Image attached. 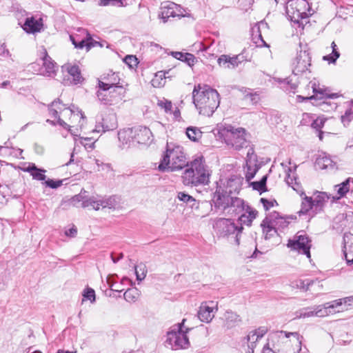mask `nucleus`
Masks as SVG:
<instances>
[{
  "mask_svg": "<svg viewBox=\"0 0 353 353\" xmlns=\"http://www.w3.org/2000/svg\"><path fill=\"white\" fill-rule=\"evenodd\" d=\"M287 246L292 250L306 255L308 259L311 256V241L308 236L303 231L299 232L292 239H289Z\"/></svg>",
  "mask_w": 353,
  "mask_h": 353,
  "instance_id": "13",
  "label": "nucleus"
},
{
  "mask_svg": "<svg viewBox=\"0 0 353 353\" xmlns=\"http://www.w3.org/2000/svg\"><path fill=\"white\" fill-rule=\"evenodd\" d=\"M343 251L347 263L353 265V234H345L343 236Z\"/></svg>",
  "mask_w": 353,
  "mask_h": 353,
  "instance_id": "29",
  "label": "nucleus"
},
{
  "mask_svg": "<svg viewBox=\"0 0 353 353\" xmlns=\"http://www.w3.org/2000/svg\"><path fill=\"white\" fill-rule=\"evenodd\" d=\"M139 295V291L137 288H130L125 292L123 296L126 301L134 303L138 300Z\"/></svg>",
  "mask_w": 353,
  "mask_h": 353,
  "instance_id": "42",
  "label": "nucleus"
},
{
  "mask_svg": "<svg viewBox=\"0 0 353 353\" xmlns=\"http://www.w3.org/2000/svg\"><path fill=\"white\" fill-rule=\"evenodd\" d=\"M62 71L67 73L68 77L67 81L64 79L65 84H77L81 83L83 79L80 70L76 65L70 63H65L62 66Z\"/></svg>",
  "mask_w": 353,
  "mask_h": 353,
  "instance_id": "20",
  "label": "nucleus"
},
{
  "mask_svg": "<svg viewBox=\"0 0 353 353\" xmlns=\"http://www.w3.org/2000/svg\"><path fill=\"white\" fill-rule=\"evenodd\" d=\"M311 59L306 51H300L292 61V70L295 75L303 74L309 71Z\"/></svg>",
  "mask_w": 353,
  "mask_h": 353,
  "instance_id": "15",
  "label": "nucleus"
},
{
  "mask_svg": "<svg viewBox=\"0 0 353 353\" xmlns=\"http://www.w3.org/2000/svg\"><path fill=\"white\" fill-rule=\"evenodd\" d=\"M331 48L332 50V53L326 56H324L323 60L327 61L330 63H334L336 62V59L340 57V52L334 41L332 42Z\"/></svg>",
  "mask_w": 353,
  "mask_h": 353,
  "instance_id": "41",
  "label": "nucleus"
},
{
  "mask_svg": "<svg viewBox=\"0 0 353 353\" xmlns=\"http://www.w3.org/2000/svg\"><path fill=\"white\" fill-rule=\"evenodd\" d=\"M185 133L188 139L194 142L199 141L203 135L201 130L199 128L194 126H190L187 128Z\"/></svg>",
  "mask_w": 353,
  "mask_h": 353,
  "instance_id": "38",
  "label": "nucleus"
},
{
  "mask_svg": "<svg viewBox=\"0 0 353 353\" xmlns=\"http://www.w3.org/2000/svg\"><path fill=\"white\" fill-rule=\"evenodd\" d=\"M259 95L256 94V93H249L245 96V99L247 101H249L250 103H251L252 104H254V103H257V101H259Z\"/></svg>",
  "mask_w": 353,
  "mask_h": 353,
  "instance_id": "57",
  "label": "nucleus"
},
{
  "mask_svg": "<svg viewBox=\"0 0 353 353\" xmlns=\"http://www.w3.org/2000/svg\"><path fill=\"white\" fill-rule=\"evenodd\" d=\"M312 198L314 206V213H318L322 210L325 204L328 201L330 196L326 192H317Z\"/></svg>",
  "mask_w": 353,
  "mask_h": 353,
  "instance_id": "30",
  "label": "nucleus"
},
{
  "mask_svg": "<svg viewBox=\"0 0 353 353\" xmlns=\"http://www.w3.org/2000/svg\"><path fill=\"white\" fill-rule=\"evenodd\" d=\"M11 54L9 50L6 48L5 43L0 45V56L1 57H10Z\"/></svg>",
  "mask_w": 353,
  "mask_h": 353,
  "instance_id": "62",
  "label": "nucleus"
},
{
  "mask_svg": "<svg viewBox=\"0 0 353 353\" xmlns=\"http://www.w3.org/2000/svg\"><path fill=\"white\" fill-rule=\"evenodd\" d=\"M213 227L219 236L227 238L236 245L240 244V239L243 228L241 225H237L233 220L219 219L215 221Z\"/></svg>",
  "mask_w": 353,
  "mask_h": 353,
  "instance_id": "8",
  "label": "nucleus"
},
{
  "mask_svg": "<svg viewBox=\"0 0 353 353\" xmlns=\"http://www.w3.org/2000/svg\"><path fill=\"white\" fill-rule=\"evenodd\" d=\"M351 183H353V179L347 178L341 183L335 186L337 193L339 195L338 198L345 196L350 190Z\"/></svg>",
  "mask_w": 353,
  "mask_h": 353,
  "instance_id": "37",
  "label": "nucleus"
},
{
  "mask_svg": "<svg viewBox=\"0 0 353 353\" xmlns=\"http://www.w3.org/2000/svg\"><path fill=\"white\" fill-rule=\"evenodd\" d=\"M224 325L228 329L233 328L240 325L241 317L235 312L227 311L223 316Z\"/></svg>",
  "mask_w": 353,
  "mask_h": 353,
  "instance_id": "32",
  "label": "nucleus"
},
{
  "mask_svg": "<svg viewBox=\"0 0 353 353\" xmlns=\"http://www.w3.org/2000/svg\"><path fill=\"white\" fill-rule=\"evenodd\" d=\"M268 332L266 327H260L249 332L247 336L249 351L248 353H254L256 343L261 339Z\"/></svg>",
  "mask_w": 353,
  "mask_h": 353,
  "instance_id": "25",
  "label": "nucleus"
},
{
  "mask_svg": "<svg viewBox=\"0 0 353 353\" xmlns=\"http://www.w3.org/2000/svg\"><path fill=\"white\" fill-rule=\"evenodd\" d=\"M92 162L94 163V165L93 167H91L90 168L95 170L99 171V166H100V161L98 159H92V157H90V163H92Z\"/></svg>",
  "mask_w": 353,
  "mask_h": 353,
  "instance_id": "64",
  "label": "nucleus"
},
{
  "mask_svg": "<svg viewBox=\"0 0 353 353\" xmlns=\"http://www.w3.org/2000/svg\"><path fill=\"white\" fill-rule=\"evenodd\" d=\"M242 214L239 218L241 225H245L250 226L253 220L256 219L257 216V211L251 208L250 206H246L245 210L241 212Z\"/></svg>",
  "mask_w": 353,
  "mask_h": 353,
  "instance_id": "31",
  "label": "nucleus"
},
{
  "mask_svg": "<svg viewBox=\"0 0 353 353\" xmlns=\"http://www.w3.org/2000/svg\"><path fill=\"white\" fill-rule=\"evenodd\" d=\"M320 311V306L314 305L312 307H303L294 312V319H309L312 317H322Z\"/></svg>",
  "mask_w": 353,
  "mask_h": 353,
  "instance_id": "27",
  "label": "nucleus"
},
{
  "mask_svg": "<svg viewBox=\"0 0 353 353\" xmlns=\"http://www.w3.org/2000/svg\"><path fill=\"white\" fill-rule=\"evenodd\" d=\"M79 31L82 34L86 35L85 38L79 39L78 38V35H76V36L70 35V39L75 48L82 49L84 47H85L86 50L88 51L92 47H94L97 44H98V42L94 41L92 39V38L90 37V35L87 32L86 30L82 29Z\"/></svg>",
  "mask_w": 353,
  "mask_h": 353,
  "instance_id": "22",
  "label": "nucleus"
},
{
  "mask_svg": "<svg viewBox=\"0 0 353 353\" xmlns=\"http://www.w3.org/2000/svg\"><path fill=\"white\" fill-rule=\"evenodd\" d=\"M192 97L199 114L205 117H211L220 103L218 92L207 85H195Z\"/></svg>",
  "mask_w": 353,
  "mask_h": 353,
  "instance_id": "2",
  "label": "nucleus"
},
{
  "mask_svg": "<svg viewBox=\"0 0 353 353\" xmlns=\"http://www.w3.org/2000/svg\"><path fill=\"white\" fill-rule=\"evenodd\" d=\"M77 234V230L74 226L66 230L65 231V236L68 237H74Z\"/></svg>",
  "mask_w": 353,
  "mask_h": 353,
  "instance_id": "63",
  "label": "nucleus"
},
{
  "mask_svg": "<svg viewBox=\"0 0 353 353\" xmlns=\"http://www.w3.org/2000/svg\"><path fill=\"white\" fill-rule=\"evenodd\" d=\"M124 62L130 68H134L138 64L137 58L133 55H128L124 59Z\"/></svg>",
  "mask_w": 353,
  "mask_h": 353,
  "instance_id": "53",
  "label": "nucleus"
},
{
  "mask_svg": "<svg viewBox=\"0 0 353 353\" xmlns=\"http://www.w3.org/2000/svg\"><path fill=\"white\" fill-rule=\"evenodd\" d=\"M101 205V208H114L117 205V201L114 197H108V198H101V202L100 203Z\"/></svg>",
  "mask_w": 353,
  "mask_h": 353,
  "instance_id": "46",
  "label": "nucleus"
},
{
  "mask_svg": "<svg viewBox=\"0 0 353 353\" xmlns=\"http://www.w3.org/2000/svg\"><path fill=\"white\" fill-rule=\"evenodd\" d=\"M49 113L54 119L51 122L55 125L59 124L68 129L74 138L75 145L79 143L85 145L84 141L90 140V138L80 137L79 133L84 128L86 119L83 113L78 108H67L59 101H53L49 106ZM48 122L50 120L48 119Z\"/></svg>",
  "mask_w": 353,
  "mask_h": 353,
  "instance_id": "1",
  "label": "nucleus"
},
{
  "mask_svg": "<svg viewBox=\"0 0 353 353\" xmlns=\"http://www.w3.org/2000/svg\"><path fill=\"white\" fill-rule=\"evenodd\" d=\"M21 26L26 33L34 34L43 30V19L39 15H28Z\"/></svg>",
  "mask_w": 353,
  "mask_h": 353,
  "instance_id": "19",
  "label": "nucleus"
},
{
  "mask_svg": "<svg viewBox=\"0 0 353 353\" xmlns=\"http://www.w3.org/2000/svg\"><path fill=\"white\" fill-rule=\"evenodd\" d=\"M84 193H85V191H84L83 193L81 192L80 194H77L72 198V203L74 205L77 207H81L83 201L87 199L83 195Z\"/></svg>",
  "mask_w": 353,
  "mask_h": 353,
  "instance_id": "48",
  "label": "nucleus"
},
{
  "mask_svg": "<svg viewBox=\"0 0 353 353\" xmlns=\"http://www.w3.org/2000/svg\"><path fill=\"white\" fill-rule=\"evenodd\" d=\"M152 132L145 126H135L119 131L118 139L123 148L148 145L152 142Z\"/></svg>",
  "mask_w": 353,
  "mask_h": 353,
  "instance_id": "3",
  "label": "nucleus"
},
{
  "mask_svg": "<svg viewBox=\"0 0 353 353\" xmlns=\"http://www.w3.org/2000/svg\"><path fill=\"white\" fill-rule=\"evenodd\" d=\"M218 311V303L214 301H205L201 303L197 316L199 319L206 323H210Z\"/></svg>",
  "mask_w": 353,
  "mask_h": 353,
  "instance_id": "18",
  "label": "nucleus"
},
{
  "mask_svg": "<svg viewBox=\"0 0 353 353\" xmlns=\"http://www.w3.org/2000/svg\"><path fill=\"white\" fill-rule=\"evenodd\" d=\"M42 63L41 75L50 77L56 72L57 66L46 52H44V56L42 58Z\"/></svg>",
  "mask_w": 353,
  "mask_h": 353,
  "instance_id": "28",
  "label": "nucleus"
},
{
  "mask_svg": "<svg viewBox=\"0 0 353 353\" xmlns=\"http://www.w3.org/2000/svg\"><path fill=\"white\" fill-rule=\"evenodd\" d=\"M259 168L256 155L249 151L247 154L246 165L244 168L245 179L248 181L254 178Z\"/></svg>",
  "mask_w": 353,
  "mask_h": 353,
  "instance_id": "24",
  "label": "nucleus"
},
{
  "mask_svg": "<svg viewBox=\"0 0 353 353\" xmlns=\"http://www.w3.org/2000/svg\"><path fill=\"white\" fill-rule=\"evenodd\" d=\"M83 300H89L91 303H94L95 301V292L94 290L90 288L87 289L84 291L83 294Z\"/></svg>",
  "mask_w": 353,
  "mask_h": 353,
  "instance_id": "50",
  "label": "nucleus"
},
{
  "mask_svg": "<svg viewBox=\"0 0 353 353\" xmlns=\"http://www.w3.org/2000/svg\"><path fill=\"white\" fill-rule=\"evenodd\" d=\"M210 173L202 158L193 161L185 170L182 178L185 185H205L209 182Z\"/></svg>",
  "mask_w": 353,
  "mask_h": 353,
  "instance_id": "6",
  "label": "nucleus"
},
{
  "mask_svg": "<svg viewBox=\"0 0 353 353\" xmlns=\"http://www.w3.org/2000/svg\"><path fill=\"white\" fill-rule=\"evenodd\" d=\"M45 183L47 186L51 188H57L60 187L62 185V181L58 180V181H54L52 179H48L46 181Z\"/></svg>",
  "mask_w": 353,
  "mask_h": 353,
  "instance_id": "58",
  "label": "nucleus"
},
{
  "mask_svg": "<svg viewBox=\"0 0 353 353\" xmlns=\"http://www.w3.org/2000/svg\"><path fill=\"white\" fill-rule=\"evenodd\" d=\"M171 55L175 59L186 63L189 66H193L197 61L192 54L181 52H171Z\"/></svg>",
  "mask_w": 353,
  "mask_h": 353,
  "instance_id": "34",
  "label": "nucleus"
},
{
  "mask_svg": "<svg viewBox=\"0 0 353 353\" xmlns=\"http://www.w3.org/2000/svg\"><path fill=\"white\" fill-rule=\"evenodd\" d=\"M266 181L267 176L265 175L263 176L259 181H254L250 183V186H252L254 190H256L261 193L262 192L266 191Z\"/></svg>",
  "mask_w": 353,
  "mask_h": 353,
  "instance_id": "44",
  "label": "nucleus"
},
{
  "mask_svg": "<svg viewBox=\"0 0 353 353\" xmlns=\"http://www.w3.org/2000/svg\"><path fill=\"white\" fill-rule=\"evenodd\" d=\"M286 12L291 21L299 25H303V21L312 14L310 5L306 0H289Z\"/></svg>",
  "mask_w": 353,
  "mask_h": 353,
  "instance_id": "11",
  "label": "nucleus"
},
{
  "mask_svg": "<svg viewBox=\"0 0 353 353\" xmlns=\"http://www.w3.org/2000/svg\"><path fill=\"white\" fill-rule=\"evenodd\" d=\"M188 14L184 8L173 2H165L161 6V12L159 18L166 23L170 17H184Z\"/></svg>",
  "mask_w": 353,
  "mask_h": 353,
  "instance_id": "14",
  "label": "nucleus"
},
{
  "mask_svg": "<svg viewBox=\"0 0 353 353\" xmlns=\"http://www.w3.org/2000/svg\"><path fill=\"white\" fill-rule=\"evenodd\" d=\"M241 181L240 179L232 177L226 181H220V185H218L216 192L214 194V202L219 201V192H222L225 195L232 196L233 194H236L240 190Z\"/></svg>",
  "mask_w": 353,
  "mask_h": 353,
  "instance_id": "16",
  "label": "nucleus"
},
{
  "mask_svg": "<svg viewBox=\"0 0 353 353\" xmlns=\"http://www.w3.org/2000/svg\"><path fill=\"white\" fill-rule=\"evenodd\" d=\"M177 197L180 201H182L187 203L195 202V199L192 196L184 192H179Z\"/></svg>",
  "mask_w": 353,
  "mask_h": 353,
  "instance_id": "55",
  "label": "nucleus"
},
{
  "mask_svg": "<svg viewBox=\"0 0 353 353\" xmlns=\"http://www.w3.org/2000/svg\"><path fill=\"white\" fill-rule=\"evenodd\" d=\"M185 321L183 319L181 323L174 325L168 332L166 342L172 350L187 349L190 346L187 336L190 329L185 326Z\"/></svg>",
  "mask_w": 353,
  "mask_h": 353,
  "instance_id": "10",
  "label": "nucleus"
},
{
  "mask_svg": "<svg viewBox=\"0 0 353 353\" xmlns=\"http://www.w3.org/2000/svg\"><path fill=\"white\" fill-rule=\"evenodd\" d=\"M147 273L146 266L143 263H140L135 266V274L137 276V279L138 281H143L145 276Z\"/></svg>",
  "mask_w": 353,
  "mask_h": 353,
  "instance_id": "45",
  "label": "nucleus"
},
{
  "mask_svg": "<svg viewBox=\"0 0 353 353\" xmlns=\"http://www.w3.org/2000/svg\"><path fill=\"white\" fill-rule=\"evenodd\" d=\"M290 186H291L292 189L294 191H296L298 194H299L301 196L305 195L303 188L299 182L294 181L293 184H291Z\"/></svg>",
  "mask_w": 353,
  "mask_h": 353,
  "instance_id": "60",
  "label": "nucleus"
},
{
  "mask_svg": "<svg viewBox=\"0 0 353 353\" xmlns=\"http://www.w3.org/2000/svg\"><path fill=\"white\" fill-rule=\"evenodd\" d=\"M101 202V197L100 196H92L89 199H87L85 201H83L81 207L82 208H92L95 210H99L101 208V205H100Z\"/></svg>",
  "mask_w": 353,
  "mask_h": 353,
  "instance_id": "39",
  "label": "nucleus"
},
{
  "mask_svg": "<svg viewBox=\"0 0 353 353\" xmlns=\"http://www.w3.org/2000/svg\"><path fill=\"white\" fill-rule=\"evenodd\" d=\"M316 165L320 169H327L332 168L334 163L329 156L323 154L316 159Z\"/></svg>",
  "mask_w": 353,
  "mask_h": 353,
  "instance_id": "36",
  "label": "nucleus"
},
{
  "mask_svg": "<svg viewBox=\"0 0 353 353\" xmlns=\"http://www.w3.org/2000/svg\"><path fill=\"white\" fill-rule=\"evenodd\" d=\"M169 71H159L157 72L154 78L152 79V85L155 88H160L165 85L166 74H168Z\"/></svg>",
  "mask_w": 353,
  "mask_h": 353,
  "instance_id": "40",
  "label": "nucleus"
},
{
  "mask_svg": "<svg viewBox=\"0 0 353 353\" xmlns=\"http://www.w3.org/2000/svg\"><path fill=\"white\" fill-rule=\"evenodd\" d=\"M117 128V117L114 114H110L105 118L102 119L101 123H98L92 132H105L113 130Z\"/></svg>",
  "mask_w": 353,
  "mask_h": 353,
  "instance_id": "23",
  "label": "nucleus"
},
{
  "mask_svg": "<svg viewBox=\"0 0 353 353\" xmlns=\"http://www.w3.org/2000/svg\"><path fill=\"white\" fill-rule=\"evenodd\" d=\"M325 121L326 119L323 117H319L316 119L314 117L311 127L314 129L319 130L323 127Z\"/></svg>",
  "mask_w": 353,
  "mask_h": 353,
  "instance_id": "49",
  "label": "nucleus"
},
{
  "mask_svg": "<svg viewBox=\"0 0 353 353\" xmlns=\"http://www.w3.org/2000/svg\"><path fill=\"white\" fill-rule=\"evenodd\" d=\"M261 203L263 204V208L265 210H268L271 208L277 205V203L274 199L268 200L267 199L261 198Z\"/></svg>",
  "mask_w": 353,
  "mask_h": 353,
  "instance_id": "54",
  "label": "nucleus"
},
{
  "mask_svg": "<svg viewBox=\"0 0 353 353\" xmlns=\"http://www.w3.org/2000/svg\"><path fill=\"white\" fill-rule=\"evenodd\" d=\"M302 336L298 332L278 331L271 334L270 340L275 350L290 353H299Z\"/></svg>",
  "mask_w": 353,
  "mask_h": 353,
  "instance_id": "4",
  "label": "nucleus"
},
{
  "mask_svg": "<svg viewBox=\"0 0 353 353\" xmlns=\"http://www.w3.org/2000/svg\"><path fill=\"white\" fill-rule=\"evenodd\" d=\"M241 62L240 55L230 57L228 54H222L217 59V63L219 67L229 70L236 68Z\"/></svg>",
  "mask_w": 353,
  "mask_h": 353,
  "instance_id": "26",
  "label": "nucleus"
},
{
  "mask_svg": "<svg viewBox=\"0 0 353 353\" xmlns=\"http://www.w3.org/2000/svg\"><path fill=\"white\" fill-rule=\"evenodd\" d=\"M320 311L322 317L328 316L330 315L334 314L337 312L347 310V307H343L341 301L339 299L334 300L330 302L325 303L322 305H319Z\"/></svg>",
  "mask_w": 353,
  "mask_h": 353,
  "instance_id": "21",
  "label": "nucleus"
},
{
  "mask_svg": "<svg viewBox=\"0 0 353 353\" xmlns=\"http://www.w3.org/2000/svg\"><path fill=\"white\" fill-rule=\"evenodd\" d=\"M24 172L30 173L34 179L43 181L46 179L45 170L37 168L34 164L29 163L26 167L22 168Z\"/></svg>",
  "mask_w": 353,
  "mask_h": 353,
  "instance_id": "33",
  "label": "nucleus"
},
{
  "mask_svg": "<svg viewBox=\"0 0 353 353\" xmlns=\"http://www.w3.org/2000/svg\"><path fill=\"white\" fill-rule=\"evenodd\" d=\"M341 301V303L343 307H349L353 306V296H348L340 299Z\"/></svg>",
  "mask_w": 353,
  "mask_h": 353,
  "instance_id": "59",
  "label": "nucleus"
},
{
  "mask_svg": "<svg viewBox=\"0 0 353 353\" xmlns=\"http://www.w3.org/2000/svg\"><path fill=\"white\" fill-rule=\"evenodd\" d=\"M99 90L97 95L99 100L104 104L114 105L122 100L124 96V89L122 86L114 83L99 81Z\"/></svg>",
  "mask_w": 353,
  "mask_h": 353,
  "instance_id": "9",
  "label": "nucleus"
},
{
  "mask_svg": "<svg viewBox=\"0 0 353 353\" xmlns=\"http://www.w3.org/2000/svg\"><path fill=\"white\" fill-rule=\"evenodd\" d=\"M288 223L287 219L279 212L275 211L270 212L261 224L265 239H269L273 237L276 234L278 229L285 228Z\"/></svg>",
  "mask_w": 353,
  "mask_h": 353,
  "instance_id": "12",
  "label": "nucleus"
},
{
  "mask_svg": "<svg viewBox=\"0 0 353 353\" xmlns=\"http://www.w3.org/2000/svg\"><path fill=\"white\" fill-rule=\"evenodd\" d=\"M299 214H309L310 215H314V206L313 205L312 198L304 195L301 202V208L299 212Z\"/></svg>",
  "mask_w": 353,
  "mask_h": 353,
  "instance_id": "35",
  "label": "nucleus"
},
{
  "mask_svg": "<svg viewBox=\"0 0 353 353\" xmlns=\"http://www.w3.org/2000/svg\"><path fill=\"white\" fill-rule=\"evenodd\" d=\"M314 283V281L305 279H298L292 283L293 287H296L299 289L307 291L309 290V287Z\"/></svg>",
  "mask_w": 353,
  "mask_h": 353,
  "instance_id": "43",
  "label": "nucleus"
},
{
  "mask_svg": "<svg viewBox=\"0 0 353 353\" xmlns=\"http://www.w3.org/2000/svg\"><path fill=\"white\" fill-rule=\"evenodd\" d=\"M187 165L183 147L173 143H167L166 150L159 165V170L173 172L181 170Z\"/></svg>",
  "mask_w": 353,
  "mask_h": 353,
  "instance_id": "5",
  "label": "nucleus"
},
{
  "mask_svg": "<svg viewBox=\"0 0 353 353\" xmlns=\"http://www.w3.org/2000/svg\"><path fill=\"white\" fill-rule=\"evenodd\" d=\"M286 183L290 185L291 184H293L294 181H296V178L295 176V173L292 172L291 170H289V172L287 174V176L285 178Z\"/></svg>",
  "mask_w": 353,
  "mask_h": 353,
  "instance_id": "61",
  "label": "nucleus"
},
{
  "mask_svg": "<svg viewBox=\"0 0 353 353\" xmlns=\"http://www.w3.org/2000/svg\"><path fill=\"white\" fill-rule=\"evenodd\" d=\"M28 70L32 71L33 73L41 75V67L40 64L37 62H34L28 65Z\"/></svg>",
  "mask_w": 353,
  "mask_h": 353,
  "instance_id": "56",
  "label": "nucleus"
},
{
  "mask_svg": "<svg viewBox=\"0 0 353 353\" xmlns=\"http://www.w3.org/2000/svg\"><path fill=\"white\" fill-rule=\"evenodd\" d=\"M158 105L163 109L166 113L171 112L172 109V102L165 99L159 100L158 102Z\"/></svg>",
  "mask_w": 353,
  "mask_h": 353,
  "instance_id": "47",
  "label": "nucleus"
},
{
  "mask_svg": "<svg viewBox=\"0 0 353 353\" xmlns=\"http://www.w3.org/2000/svg\"><path fill=\"white\" fill-rule=\"evenodd\" d=\"M314 115L310 114V113H303L302 115V119L301 121V123L303 125H312L313 119H314Z\"/></svg>",
  "mask_w": 353,
  "mask_h": 353,
  "instance_id": "52",
  "label": "nucleus"
},
{
  "mask_svg": "<svg viewBox=\"0 0 353 353\" xmlns=\"http://www.w3.org/2000/svg\"><path fill=\"white\" fill-rule=\"evenodd\" d=\"M214 134L222 139L229 145L236 150L243 147L245 143V131L242 128H234L232 126L218 125L212 130Z\"/></svg>",
  "mask_w": 353,
  "mask_h": 353,
  "instance_id": "7",
  "label": "nucleus"
},
{
  "mask_svg": "<svg viewBox=\"0 0 353 353\" xmlns=\"http://www.w3.org/2000/svg\"><path fill=\"white\" fill-rule=\"evenodd\" d=\"M353 119V110L352 108L346 110L345 114L341 116V121L344 125H347Z\"/></svg>",
  "mask_w": 353,
  "mask_h": 353,
  "instance_id": "51",
  "label": "nucleus"
},
{
  "mask_svg": "<svg viewBox=\"0 0 353 353\" xmlns=\"http://www.w3.org/2000/svg\"><path fill=\"white\" fill-rule=\"evenodd\" d=\"M219 201L215 203L219 207H222L225 209L230 206L236 208V210H238L239 212H241L245 210L246 206H248L240 198L225 195L222 192H219Z\"/></svg>",
  "mask_w": 353,
  "mask_h": 353,
  "instance_id": "17",
  "label": "nucleus"
}]
</instances>
